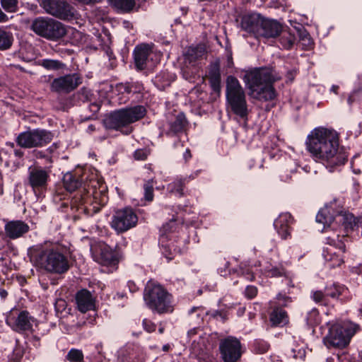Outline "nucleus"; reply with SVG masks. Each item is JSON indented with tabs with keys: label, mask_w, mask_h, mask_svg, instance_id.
Wrapping results in <instances>:
<instances>
[{
	"label": "nucleus",
	"mask_w": 362,
	"mask_h": 362,
	"mask_svg": "<svg viewBox=\"0 0 362 362\" xmlns=\"http://www.w3.org/2000/svg\"><path fill=\"white\" fill-rule=\"evenodd\" d=\"M306 148L315 159L320 160L327 167L341 165L348 156L339 146L338 133L330 129L317 127L308 136Z\"/></svg>",
	"instance_id": "obj_1"
},
{
	"label": "nucleus",
	"mask_w": 362,
	"mask_h": 362,
	"mask_svg": "<svg viewBox=\"0 0 362 362\" xmlns=\"http://www.w3.org/2000/svg\"><path fill=\"white\" fill-rule=\"evenodd\" d=\"M33 265L49 274H64L70 269L68 257L58 247L38 244L28 250Z\"/></svg>",
	"instance_id": "obj_2"
},
{
	"label": "nucleus",
	"mask_w": 362,
	"mask_h": 362,
	"mask_svg": "<svg viewBox=\"0 0 362 362\" xmlns=\"http://www.w3.org/2000/svg\"><path fill=\"white\" fill-rule=\"evenodd\" d=\"M244 80L256 99L264 101L274 99L276 92L272 83L276 78L271 69L259 68L247 71L244 76Z\"/></svg>",
	"instance_id": "obj_3"
},
{
	"label": "nucleus",
	"mask_w": 362,
	"mask_h": 362,
	"mask_svg": "<svg viewBox=\"0 0 362 362\" xmlns=\"http://www.w3.org/2000/svg\"><path fill=\"white\" fill-rule=\"evenodd\" d=\"M146 306L158 314L170 313L174 310L173 296L160 284L148 281L144 291Z\"/></svg>",
	"instance_id": "obj_4"
},
{
	"label": "nucleus",
	"mask_w": 362,
	"mask_h": 362,
	"mask_svg": "<svg viewBox=\"0 0 362 362\" xmlns=\"http://www.w3.org/2000/svg\"><path fill=\"white\" fill-rule=\"evenodd\" d=\"M146 110L143 105L122 108L111 112L105 120L107 128L119 130L125 134L132 133L133 128L129 125L142 119Z\"/></svg>",
	"instance_id": "obj_5"
},
{
	"label": "nucleus",
	"mask_w": 362,
	"mask_h": 362,
	"mask_svg": "<svg viewBox=\"0 0 362 362\" xmlns=\"http://www.w3.org/2000/svg\"><path fill=\"white\" fill-rule=\"evenodd\" d=\"M226 100L234 114L241 118L248 115L245 94L238 80L233 76L226 79Z\"/></svg>",
	"instance_id": "obj_6"
},
{
	"label": "nucleus",
	"mask_w": 362,
	"mask_h": 362,
	"mask_svg": "<svg viewBox=\"0 0 362 362\" xmlns=\"http://www.w3.org/2000/svg\"><path fill=\"white\" fill-rule=\"evenodd\" d=\"M94 183L95 182H91V186L88 185V188L85 185L83 189H80L74 197L73 204H76L78 209L85 211L86 207L83 208L82 206L86 204H95L98 206H93V208L98 210L100 206H103L107 203L108 196L106 186L100 185L97 189Z\"/></svg>",
	"instance_id": "obj_7"
},
{
	"label": "nucleus",
	"mask_w": 362,
	"mask_h": 362,
	"mask_svg": "<svg viewBox=\"0 0 362 362\" xmlns=\"http://www.w3.org/2000/svg\"><path fill=\"white\" fill-rule=\"evenodd\" d=\"M358 329L359 325L351 322L334 325L329 328L323 341L328 348H344Z\"/></svg>",
	"instance_id": "obj_8"
},
{
	"label": "nucleus",
	"mask_w": 362,
	"mask_h": 362,
	"mask_svg": "<svg viewBox=\"0 0 362 362\" xmlns=\"http://www.w3.org/2000/svg\"><path fill=\"white\" fill-rule=\"evenodd\" d=\"M30 30L49 40H58L66 34V26L62 23L47 17L35 18L32 21Z\"/></svg>",
	"instance_id": "obj_9"
},
{
	"label": "nucleus",
	"mask_w": 362,
	"mask_h": 362,
	"mask_svg": "<svg viewBox=\"0 0 362 362\" xmlns=\"http://www.w3.org/2000/svg\"><path fill=\"white\" fill-rule=\"evenodd\" d=\"M54 134L45 129H29L20 133L16 142L24 148H41L49 144L54 139Z\"/></svg>",
	"instance_id": "obj_10"
},
{
	"label": "nucleus",
	"mask_w": 362,
	"mask_h": 362,
	"mask_svg": "<svg viewBox=\"0 0 362 362\" xmlns=\"http://www.w3.org/2000/svg\"><path fill=\"white\" fill-rule=\"evenodd\" d=\"M40 6L47 14L62 21L73 20L77 14L75 8L66 0H42Z\"/></svg>",
	"instance_id": "obj_11"
},
{
	"label": "nucleus",
	"mask_w": 362,
	"mask_h": 362,
	"mask_svg": "<svg viewBox=\"0 0 362 362\" xmlns=\"http://www.w3.org/2000/svg\"><path fill=\"white\" fill-rule=\"evenodd\" d=\"M49 181V170L42 166H30L28 168L25 185L34 194L39 197L47 190Z\"/></svg>",
	"instance_id": "obj_12"
},
{
	"label": "nucleus",
	"mask_w": 362,
	"mask_h": 362,
	"mask_svg": "<svg viewBox=\"0 0 362 362\" xmlns=\"http://www.w3.org/2000/svg\"><path fill=\"white\" fill-rule=\"evenodd\" d=\"M218 349L223 362H238L243 354L240 340L232 336L221 339Z\"/></svg>",
	"instance_id": "obj_13"
},
{
	"label": "nucleus",
	"mask_w": 362,
	"mask_h": 362,
	"mask_svg": "<svg viewBox=\"0 0 362 362\" xmlns=\"http://www.w3.org/2000/svg\"><path fill=\"white\" fill-rule=\"evenodd\" d=\"M83 83V78L78 73L66 74L53 79L50 90L59 94H68L76 90Z\"/></svg>",
	"instance_id": "obj_14"
},
{
	"label": "nucleus",
	"mask_w": 362,
	"mask_h": 362,
	"mask_svg": "<svg viewBox=\"0 0 362 362\" xmlns=\"http://www.w3.org/2000/svg\"><path fill=\"white\" fill-rule=\"evenodd\" d=\"M137 216L132 209L126 208L115 212L110 223L111 227L118 233L127 231L136 225Z\"/></svg>",
	"instance_id": "obj_15"
},
{
	"label": "nucleus",
	"mask_w": 362,
	"mask_h": 362,
	"mask_svg": "<svg viewBox=\"0 0 362 362\" xmlns=\"http://www.w3.org/2000/svg\"><path fill=\"white\" fill-rule=\"evenodd\" d=\"M13 314V313L12 315L6 319L7 325H9L13 331L23 334L25 332L33 330V325L35 319L28 311H19L16 313V316H14Z\"/></svg>",
	"instance_id": "obj_16"
},
{
	"label": "nucleus",
	"mask_w": 362,
	"mask_h": 362,
	"mask_svg": "<svg viewBox=\"0 0 362 362\" xmlns=\"http://www.w3.org/2000/svg\"><path fill=\"white\" fill-rule=\"evenodd\" d=\"M263 17L258 13L245 14L241 18V29L255 38H259Z\"/></svg>",
	"instance_id": "obj_17"
},
{
	"label": "nucleus",
	"mask_w": 362,
	"mask_h": 362,
	"mask_svg": "<svg viewBox=\"0 0 362 362\" xmlns=\"http://www.w3.org/2000/svg\"><path fill=\"white\" fill-rule=\"evenodd\" d=\"M93 257L95 262L104 266H113L118 262L115 252L105 243L99 245L98 251L95 250Z\"/></svg>",
	"instance_id": "obj_18"
},
{
	"label": "nucleus",
	"mask_w": 362,
	"mask_h": 362,
	"mask_svg": "<svg viewBox=\"0 0 362 362\" xmlns=\"http://www.w3.org/2000/svg\"><path fill=\"white\" fill-rule=\"evenodd\" d=\"M30 230L29 226L21 220L10 221L5 224L4 231L6 237L15 240L23 237Z\"/></svg>",
	"instance_id": "obj_19"
},
{
	"label": "nucleus",
	"mask_w": 362,
	"mask_h": 362,
	"mask_svg": "<svg viewBox=\"0 0 362 362\" xmlns=\"http://www.w3.org/2000/svg\"><path fill=\"white\" fill-rule=\"evenodd\" d=\"M293 222V218L289 213L281 214L274 221V228L282 239H286L290 236Z\"/></svg>",
	"instance_id": "obj_20"
},
{
	"label": "nucleus",
	"mask_w": 362,
	"mask_h": 362,
	"mask_svg": "<svg viewBox=\"0 0 362 362\" xmlns=\"http://www.w3.org/2000/svg\"><path fill=\"white\" fill-rule=\"evenodd\" d=\"M76 303L78 310L82 313L92 310L95 308V300L87 289H81L76 293Z\"/></svg>",
	"instance_id": "obj_21"
},
{
	"label": "nucleus",
	"mask_w": 362,
	"mask_h": 362,
	"mask_svg": "<svg viewBox=\"0 0 362 362\" xmlns=\"http://www.w3.org/2000/svg\"><path fill=\"white\" fill-rule=\"evenodd\" d=\"M282 31L281 25L276 21L264 18L263 17L259 38H274L280 35Z\"/></svg>",
	"instance_id": "obj_22"
},
{
	"label": "nucleus",
	"mask_w": 362,
	"mask_h": 362,
	"mask_svg": "<svg viewBox=\"0 0 362 362\" xmlns=\"http://www.w3.org/2000/svg\"><path fill=\"white\" fill-rule=\"evenodd\" d=\"M151 52V49L148 45L142 44L135 47L134 59L137 70L141 71L146 69V62Z\"/></svg>",
	"instance_id": "obj_23"
},
{
	"label": "nucleus",
	"mask_w": 362,
	"mask_h": 362,
	"mask_svg": "<svg viewBox=\"0 0 362 362\" xmlns=\"http://www.w3.org/2000/svg\"><path fill=\"white\" fill-rule=\"evenodd\" d=\"M269 313V322L272 327H283L289 322L287 312L279 306H272Z\"/></svg>",
	"instance_id": "obj_24"
},
{
	"label": "nucleus",
	"mask_w": 362,
	"mask_h": 362,
	"mask_svg": "<svg viewBox=\"0 0 362 362\" xmlns=\"http://www.w3.org/2000/svg\"><path fill=\"white\" fill-rule=\"evenodd\" d=\"M206 54V46L203 44H199L196 46L189 47L184 56L185 61L192 64L202 59Z\"/></svg>",
	"instance_id": "obj_25"
},
{
	"label": "nucleus",
	"mask_w": 362,
	"mask_h": 362,
	"mask_svg": "<svg viewBox=\"0 0 362 362\" xmlns=\"http://www.w3.org/2000/svg\"><path fill=\"white\" fill-rule=\"evenodd\" d=\"M187 121L183 112L177 115L175 119L169 122V129L166 132L168 136H173L182 132L187 125Z\"/></svg>",
	"instance_id": "obj_26"
},
{
	"label": "nucleus",
	"mask_w": 362,
	"mask_h": 362,
	"mask_svg": "<svg viewBox=\"0 0 362 362\" xmlns=\"http://www.w3.org/2000/svg\"><path fill=\"white\" fill-rule=\"evenodd\" d=\"M76 95L78 100L83 103H90V109L92 112H97L99 111L100 105L98 103L93 101L95 95L91 90L86 87H83L77 92Z\"/></svg>",
	"instance_id": "obj_27"
},
{
	"label": "nucleus",
	"mask_w": 362,
	"mask_h": 362,
	"mask_svg": "<svg viewBox=\"0 0 362 362\" xmlns=\"http://www.w3.org/2000/svg\"><path fill=\"white\" fill-rule=\"evenodd\" d=\"M63 185L66 190L71 192L82 186V180L78 175L67 173L63 177Z\"/></svg>",
	"instance_id": "obj_28"
},
{
	"label": "nucleus",
	"mask_w": 362,
	"mask_h": 362,
	"mask_svg": "<svg viewBox=\"0 0 362 362\" xmlns=\"http://www.w3.org/2000/svg\"><path fill=\"white\" fill-rule=\"evenodd\" d=\"M209 81L212 90L219 93L221 92V73L218 65L213 66L209 71Z\"/></svg>",
	"instance_id": "obj_29"
},
{
	"label": "nucleus",
	"mask_w": 362,
	"mask_h": 362,
	"mask_svg": "<svg viewBox=\"0 0 362 362\" xmlns=\"http://www.w3.org/2000/svg\"><path fill=\"white\" fill-rule=\"evenodd\" d=\"M346 242H348V237L346 235L340 236L338 234L334 233L332 235H329L325 238V243L327 244L334 246L342 253L346 252Z\"/></svg>",
	"instance_id": "obj_30"
},
{
	"label": "nucleus",
	"mask_w": 362,
	"mask_h": 362,
	"mask_svg": "<svg viewBox=\"0 0 362 362\" xmlns=\"http://www.w3.org/2000/svg\"><path fill=\"white\" fill-rule=\"evenodd\" d=\"M0 160L4 163L5 166L11 168L14 170L21 165V162L17 159H14L11 149H1L0 151Z\"/></svg>",
	"instance_id": "obj_31"
},
{
	"label": "nucleus",
	"mask_w": 362,
	"mask_h": 362,
	"mask_svg": "<svg viewBox=\"0 0 362 362\" xmlns=\"http://www.w3.org/2000/svg\"><path fill=\"white\" fill-rule=\"evenodd\" d=\"M110 4L123 13L131 12L136 5L135 0H108Z\"/></svg>",
	"instance_id": "obj_32"
},
{
	"label": "nucleus",
	"mask_w": 362,
	"mask_h": 362,
	"mask_svg": "<svg viewBox=\"0 0 362 362\" xmlns=\"http://www.w3.org/2000/svg\"><path fill=\"white\" fill-rule=\"evenodd\" d=\"M187 178H177L173 182L169 183L167 189L170 193L174 194L178 197L184 196V187L186 184Z\"/></svg>",
	"instance_id": "obj_33"
},
{
	"label": "nucleus",
	"mask_w": 362,
	"mask_h": 362,
	"mask_svg": "<svg viewBox=\"0 0 362 362\" xmlns=\"http://www.w3.org/2000/svg\"><path fill=\"white\" fill-rule=\"evenodd\" d=\"M334 217L330 214V209L328 207L321 209L316 216V221L324 225V228L327 226L329 227L333 223Z\"/></svg>",
	"instance_id": "obj_34"
},
{
	"label": "nucleus",
	"mask_w": 362,
	"mask_h": 362,
	"mask_svg": "<svg viewBox=\"0 0 362 362\" xmlns=\"http://www.w3.org/2000/svg\"><path fill=\"white\" fill-rule=\"evenodd\" d=\"M13 34L0 27V50L5 51L9 49L13 45Z\"/></svg>",
	"instance_id": "obj_35"
},
{
	"label": "nucleus",
	"mask_w": 362,
	"mask_h": 362,
	"mask_svg": "<svg viewBox=\"0 0 362 362\" xmlns=\"http://www.w3.org/2000/svg\"><path fill=\"white\" fill-rule=\"evenodd\" d=\"M327 298H339L341 296H344L347 291V288L344 286L334 284L331 286H326L325 288Z\"/></svg>",
	"instance_id": "obj_36"
},
{
	"label": "nucleus",
	"mask_w": 362,
	"mask_h": 362,
	"mask_svg": "<svg viewBox=\"0 0 362 362\" xmlns=\"http://www.w3.org/2000/svg\"><path fill=\"white\" fill-rule=\"evenodd\" d=\"M279 42L285 49H290L296 42V37L288 30H282L280 33Z\"/></svg>",
	"instance_id": "obj_37"
},
{
	"label": "nucleus",
	"mask_w": 362,
	"mask_h": 362,
	"mask_svg": "<svg viewBox=\"0 0 362 362\" xmlns=\"http://www.w3.org/2000/svg\"><path fill=\"white\" fill-rule=\"evenodd\" d=\"M40 65L47 70L57 71L63 69L65 64L59 60L43 59L40 61Z\"/></svg>",
	"instance_id": "obj_38"
},
{
	"label": "nucleus",
	"mask_w": 362,
	"mask_h": 362,
	"mask_svg": "<svg viewBox=\"0 0 362 362\" xmlns=\"http://www.w3.org/2000/svg\"><path fill=\"white\" fill-rule=\"evenodd\" d=\"M265 273L269 277H287V272L283 266H272L265 269Z\"/></svg>",
	"instance_id": "obj_39"
},
{
	"label": "nucleus",
	"mask_w": 362,
	"mask_h": 362,
	"mask_svg": "<svg viewBox=\"0 0 362 362\" xmlns=\"http://www.w3.org/2000/svg\"><path fill=\"white\" fill-rule=\"evenodd\" d=\"M155 182L153 179L148 180L145 181L144 184V199L147 202H152L153 200L154 194H153V187Z\"/></svg>",
	"instance_id": "obj_40"
},
{
	"label": "nucleus",
	"mask_w": 362,
	"mask_h": 362,
	"mask_svg": "<svg viewBox=\"0 0 362 362\" xmlns=\"http://www.w3.org/2000/svg\"><path fill=\"white\" fill-rule=\"evenodd\" d=\"M292 302L291 298L289 296H287L286 295L279 293L276 298L275 300H271L269 302V304L271 307L272 306H279L283 308V307H286L288 305Z\"/></svg>",
	"instance_id": "obj_41"
},
{
	"label": "nucleus",
	"mask_w": 362,
	"mask_h": 362,
	"mask_svg": "<svg viewBox=\"0 0 362 362\" xmlns=\"http://www.w3.org/2000/svg\"><path fill=\"white\" fill-rule=\"evenodd\" d=\"M307 324L311 327L316 326L320 322V316L319 311L316 308H313L307 313L306 316Z\"/></svg>",
	"instance_id": "obj_42"
},
{
	"label": "nucleus",
	"mask_w": 362,
	"mask_h": 362,
	"mask_svg": "<svg viewBox=\"0 0 362 362\" xmlns=\"http://www.w3.org/2000/svg\"><path fill=\"white\" fill-rule=\"evenodd\" d=\"M311 298L320 305H327L328 298L325 291H314L311 292Z\"/></svg>",
	"instance_id": "obj_43"
},
{
	"label": "nucleus",
	"mask_w": 362,
	"mask_h": 362,
	"mask_svg": "<svg viewBox=\"0 0 362 362\" xmlns=\"http://www.w3.org/2000/svg\"><path fill=\"white\" fill-rule=\"evenodd\" d=\"M0 3L6 12L14 13L18 9V0H1Z\"/></svg>",
	"instance_id": "obj_44"
},
{
	"label": "nucleus",
	"mask_w": 362,
	"mask_h": 362,
	"mask_svg": "<svg viewBox=\"0 0 362 362\" xmlns=\"http://www.w3.org/2000/svg\"><path fill=\"white\" fill-rule=\"evenodd\" d=\"M66 359L70 362H83V352L76 349H71L66 355Z\"/></svg>",
	"instance_id": "obj_45"
},
{
	"label": "nucleus",
	"mask_w": 362,
	"mask_h": 362,
	"mask_svg": "<svg viewBox=\"0 0 362 362\" xmlns=\"http://www.w3.org/2000/svg\"><path fill=\"white\" fill-rule=\"evenodd\" d=\"M177 228V223L175 220L171 219L168 223L163 225L160 229L162 236L167 235V234L175 232Z\"/></svg>",
	"instance_id": "obj_46"
},
{
	"label": "nucleus",
	"mask_w": 362,
	"mask_h": 362,
	"mask_svg": "<svg viewBox=\"0 0 362 362\" xmlns=\"http://www.w3.org/2000/svg\"><path fill=\"white\" fill-rule=\"evenodd\" d=\"M269 349V344L263 339L255 340L253 344V349L256 353L264 354Z\"/></svg>",
	"instance_id": "obj_47"
},
{
	"label": "nucleus",
	"mask_w": 362,
	"mask_h": 362,
	"mask_svg": "<svg viewBox=\"0 0 362 362\" xmlns=\"http://www.w3.org/2000/svg\"><path fill=\"white\" fill-rule=\"evenodd\" d=\"M145 354L143 351L139 348H136L133 351V353L129 354V362H144Z\"/></svg>",
	"instance_id": "obj_48"
},
{
	"label": "nucleus",
	"mask_w": 362,
	"mask_h": 362,
	"mask_svg": "<svg viewBox=\"0 0 362 362\" xmlns=\"http://www.w3.org/2000/svg\"><path fill=\"white\" fill-rule=\"evenodd\" d=\"M298 31L300 40L301 41H305V45H307L308 47H311L313 45V42L309 33L302 26L300 27V28L298 30Z\"/></svg>",
	"instance_id": "obj_49"
},
{
	"label": "nucleus",
	"mask_w": 362,
	"mask_h": 362,
	"mask_svg": "<svg viewBox=\"0 0 362 362\" xmlns=\"http://www.w3.org/2000/svg\"><path fill=\"white\" fill-rule=\"evenodd\" d=\"M132 87L130 83H119L116 85L117 90L121 94L131 93L132 92Z\"/></svg>",
	"instance_id": "obj_50"
},
{
	"label": "nucleus",
	"mask_w": 362,
	"mask_h": 362,
	"mask_svg": "<svg viewBox=\"0 0 362 362\" xmlns=\"http://www.w3.org/2000/svg\"><path fill=\"white\" fill-rule=\"evenodd\" d=\"M257 288L255 286H247L245 290V296L247 299H252L257 295Z\"/></svg>",
	"instance_id": "obj_51"
},
{
	"label": "nucleus",
	"mask_w": 362,
	"mask_h": 362,
	"mask_svg": "<svg viewBox=\"0 0 362 362\" xmlns=\"http://www.w3.org/2000/svg\"><path fill=\"white\" fill-rule=\"evenodd\" d=\"M134 157L136 160H144L148 157V152L145 149H138L135 151L134 153Z\"/></svg>",
	"instance_id": "obj_52"
},
{
	"label": "nucleus",
	"mask_w": 362,
	"mask_h": 362,
	"mask_svg": "<svg viewBox=\"0 0 362 362\" xmlns=\"http://www.w3.org/2000/svg\"><path fill=\"white\" fill-rule=\"evenodd\" d=\"M362 93V88L354 90L348 98V103L351 105L354 102L358 100L359 95Z\"/></svg>",
	"instance_id": "obj_53"
},
{
	"label": "nucleus",
	"mask_w": 362,
	"mask_h": 362,
	"mask_svg": "<svg viewBox=\"0 0 362 362\" xmlns=\"http://www.w3.org/2000/svg\"><path fill=\"white\" fill-rule=\"evenodd\" d=\"M143 327L144 329L148 332H153L156 330V325L151 322V320H148L147 319H144L143 320Z\"/></svg>",
	"instance_id": "obj_54"
},
{
	"label": "nucleus",
	"mask_w": 362,
	"mask_h": 362,
	"mask_svg": "<svg viewBox=\"0 0 362 362\" xmlns=\"http://www.w3.org/2000/svg\"><path fill=\"white\" fill-rule=\"evenodd\" d=\"M8 263V259L4 257H0V272H2L4 274H6L9 270Z\"/></svg>",
	"instance_id": "obj_55"
},
{
	"label": "nucleus",
	"mask_w": 362,
	"mask_h": 362,
	"mask_svg": "<svg viewBox=\"0 0 362 362\" xmlns=\"http://www.w3.org/2000/svg\"><path fill=\"white\" fill-rule=\"evenodd\" d=\"M296 74H297V70L295 69H293L288 70L287 71L286 77L288 81L292 82L294 80Z\"/></svg>",
	"instance_id": "obj_56"
},
{
	"label": "nucleus",
	"mask_w": 362,
	"mask_h": 362,
	"mask_svg": "<svg viewBox=\"0 0 362 362\" xmlns=\"http://www.w3.org/2000/svg\"><path fill=\"white\" fill-rule=\"evenodd\" d=\"M11 151L12 152L13 156H14V159H17L18 160H19L21 162V159H22L23 156V152L21 150V149H11Z\"/></svg>",
	"instance_id": "obj_57"
},
{
	"label": "nucleus",
	"mask_w": 362,
	"mask_h": 362,
	"mask_svg": "<svg viewBox=\"0 0 362 362\" xmlns=\"http://www.w3.org/2000/svg\"><path fill=\"white\" fill-rule=\"evenodd\" d=\"M291 178V175L286 172L283 173L279 175V181L280 182H288L290 181Z\"/></svg>",
	"instance_id": "obj_58"
},
{
	"label": "nucleus",
	"mask_w": 362,
	"mask_h": 362,
	"mask_svg": "<svg viewBox=\"0 0 362 362\" xmlns=\"http://www.w3.org/2000/svg\"><path fill=\"white\" fill-rule=\"evenodd\" d=\"M200 172H201V170H196V171L193 172L189 175L185 177L184 178H187L186 182H188L190 180H192L195 179L197 177H198V175H199Z\"/></svg>",
	"instance_id": "obj_59"
},
{
	"label": "nucleus",
	"mask_w": 362,
	"mask_h": 362,
	"mask_svg": "<svg viewBox=\"0 0 362 362\" xmlns=\"http://www.w3.org/2000/svg\"><path fill=\"white\" fill-rule=\"evenodd\" d=\"M199 311L203 312V309L201 307H193L189 310V315L191 317H193V315Z\"/></svg>",
	"instance_id": "obj_60"
},
{
	"label": "nucleus",
	"mask_w": 362,
	"mask_h": 362,
	"mask_svg": "<svg viewBox=\"0 0 362 362\" xmlns=\"http://www.w3.org/2000/svg\"><path fill=\"white\" fill-rule=\"evenodd\" d=\"M244 274V276L250 280V281H253L255 279V275L254 274L250 272V271H247L245 273L243 274Z\"/></svg>",
	"instance_id": "obj_61"
},
{
	"label": "nucleus",
	"mask_w": 362,
	"mask_h": 362,
	"mask_svg": "<svg viewBox=\"0 0 362 362\" xmlns=\"http://www.w3.org/2000/svg\"><path fill=\"white\" fill-rule=\"evenodd\" d=\"M59 148V144L57 143H54L51 146L47 148L46 151L49 153H52L57 148Z\"/></svg>",
	"instance_id": "obj_62"
},
{
	"label": "nucleus",
	"mask_w": 362,
	"mask_h": 362,
	"mask_svg": "<svg viewBox=\"0 0 362 362\" xmlns=\"http://www.w3.org/2000/svg\"><path fill=\"white\" fill-rule=\"evenodd\" d=\"M183 158L185 161H188L192 158V154L189 148L186 149L185 152L183 154Z\"/></svg>",
	"instance_id": "obj_63"
},
{
	"label": "nucleus",
	"mask_w": 362,
	"mask_h": 362,
	"mask_svg": "<svg viewBox=\"0 0 362 362\" xmlns=\"http://www.w3.org/2000/svg\"><path fill=\"white\" fill-rule=\"evenodd\" d=\"M8 20V16L0 8V22H6Z\"/></svg>",
	"instance_id": "obj_64"
}]
</instances>
